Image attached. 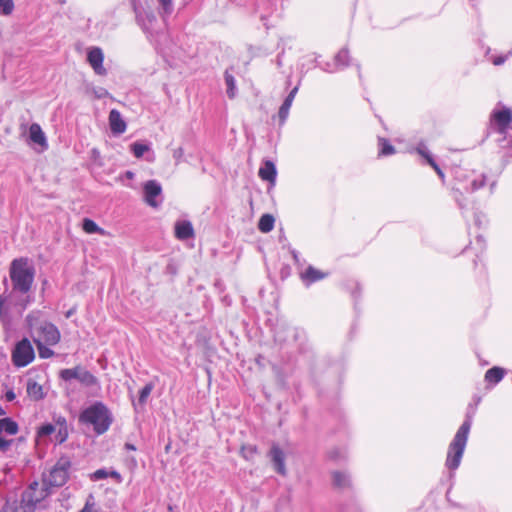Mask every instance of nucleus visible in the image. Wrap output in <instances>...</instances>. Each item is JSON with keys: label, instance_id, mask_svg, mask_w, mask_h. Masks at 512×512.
I'll list each match as a JSON object with an SVG mask.
<instances>
[{"label": "nucleus", "instance_id": "obj_20", "mask_svg": "<svg viewBox=\"0 0 512 512\" xmlns=\"http://www.w3.org/2000/svg\"><path fill=\"white\" fill-rule=\"evenodd\" d=\"M0 512H31V507L24 505L22 499L7 500Z\"/></svg>", "mask_w": 512, "mask_h": 512}, {"label": "nucleus", "instance_id": "obj_17", "mask_svg": "<svg viewBox=\"0 0 512 512\" xmlns=\"http://www.w3.org/2000/svg\"><path fill=\"white\" fill-rule=\"evenodd\" d=\"M29 138L31 142L41 146L43 150L48 148L46 136L39 124L33 123L30 125Z\"/></svg>", "mask_w": 512, "mask_h": 512}, {"label": "nucleus", "instance_id": "obj_34", "mask_svg": "<svg viewBox=\"0 0 512 512\" xmlns=\"http://www.w3.org/2000/svg\"><path fill=\"white\" fill-rule=\"evenodd\" d=\"M58 423L61 424V427L59 428L58 433L56 435V441L58 443H63L68 437L65 418L59 419Z\"/></svg>", "mask_w": 512, "mask_h": 512}, {"label": "nucleus", "instance_id": "obj_14", "mask_svg": "<svg viewBox=\"0 0 512 512\" xmlns=\"http://www.w3.org/2000/svg\"><path fill=\"white\" fill-rule=\"evenodd\" d=\"M108 121L113 135H121L126 131L127 124L118 110L112 109L110 111Z\"/></svg>", "mask_w": 512, "mask_h": 512}, {"label": "nucleus", "instance_id": "obj_47", "mask_svg": "<svg viewBox=\"0 0 512 512\" xmlns=\"http://www.w3.org/2000/svg\"><path fill=\"white\" fill-rule=\"evenodd\" d=\"M5 398L7 401H13L15 399V393L12 390L7 391L5 394Z\"/></svg>", "mask_w": 512, "mask_h": 512}, {"label": "nucleus", "instance_id": "obj_54", "mask_svg": "<svg viewBox=\"0 0 512 512\" xmlns=\"http://www.w3.org/2000/svg\"><path fill=\"white\" fill-rule=\"evenodd\" d=\"M72 314H73V310H69V311L66 313V317H67V318H69Z\"/></svg>", "mask_w": 512, "mask_h": 512}, {"label": "nucleus", "instance_id": "obj_44", "mask_svg": "<svg viewBox=\"0 0 512 512\" xmlns=\"http://www.w3.org/2000/svg\"><path fill=\"white\" fill-rule=\"evenodd\" d=\"M512 54V52H508V54L506 55H501V56H497V57H494L492 59V62L494 65L496 66H499V65H502L505 63V61L508 59V57Z\"/></svg>", "mask_w": 512, "mask_h": 512}, {"label": "nucleus", "instance_id": "obj_39", "mask_svg": "<svg viewBox=\"0 0 512 512\" xmlns=\"http://www.w3.org/2000/svg\"><path fill=\"white\" fill-rule=\"evenodd\" d=\"M171 151H172V157L175 160V166H176L182 160V157L184 154L183 149H182V147H176V148H173Z\"/></svg>", "mask_w": 512, "mask_h": 512}, {"label": "nucleus", "instance_id": "obj_12", "mask_svg": "<svg viewBox=\"0 0 512 512\" xmlns=\"http://www.w3.org/2000/svg\"><path fill=\"white\" fill-rule=\"evenodd\" d=\"M87 61L97 75H106L107 71L103 67L104 54L101 48H90L87 53Z\"/></svg>", "mask_w": 512, "mask_h": 512}, {"label": "nucleus", "instance_id": "obj_19", "mask_svg": "<svg viewBox=\"0 0 512 512\" xmlns=\"http://www.w3.org/2000/svg\"><path fill=\"white\" fill-rule=\"evenodd\" d=\"M297 91H298V87H294L289 92V94L287 95V97L285 98V100L283 101L282 105L279 108L278 117H279L281 124H283L286 121V119L289 115V110L291 108V105L293 103V100L296 96Z\"/></svg>", "mask_w": 512, "mask_h": 512}, {"label": "nucleus", "instance_id": "obj_3", "mask_svg": "<svg viewBox=\"0 0 512 512\" xmlns=\"http://www.w3.org/2000/svg\"><path fill=\"white\" fill-rule=\"evenodd\" d=\"M472 419L473 412H467L464 422L459 427L453 440L449 444L445 465L450 470H456L461 463L468 435L472 426Z\"/></svg>", "mask_w": 512, "mask_h": 512}, {"label": "nucleus", "instance_id": "obj_13", "mask_svg": "<svg viewBox=\"0 0 512 512\" xmlns=\"http://www.w3.org/2000/svg\"><path fill=\"white\" fill-rule=\"evenodd\" d=\"M268 456L271 459L274 470L278 474L286 476L287 471L285 466V453L283 450L278 445L273 444L268 453Z\"/></svg>", "mask_w": 512, "mask_h": 512}, {"label": "nucleus", "instance_id": "obj_11", "mask_svg": "<svg viewBox=\"0 0 512 512\" xmlns=\"http://www.w3.org/2000/svg\"><path fill=\"white\" fill-rule=\"evenodd\" d=\"M158 196H160V184L156 180H149L143 184V200L148 206L157 208Z\"/></svg>", "mask_w": 512, "mask_h": 512}, {"label": "nucleus", "instance_id": "obj_56", "mask_svg": "<svg viewBox=\"0 0 512 512\" xmlns=\"http://www.w3.org/2000/svg\"><path fill=\"white\" fill-rule=\"evenodd\" d=\"M167 270H168V271H173V268H171V266H170V265H168V266H167Z\"/></svg>", "mask_w": 512, "mask_h": 512}, {"label": "nucleus", "instance_id": "obj_15", "mask_svg": "<svg viewBox=\"0 0 512 512\" xmlns=\"http://www.w3.org/2000/svg\"><path fill=\"white\" fill-rule=\"evenodd\" d=\"M0 322L6 330L12 325L11 304L5 296H0Z\"/></svg>", "mask_w": 512, "mask_h": 512}, {"label": "nucleus", "instance_id": "obj_5", "mask_svg": "<svg viewBox=\"0 0 512 512\" xmlns=\"http://www.w3.org/2000/svg\"><path fill=\"white\" fill-rule=\"evenodd\" d=\"M136 20L142 31L145 33L149 42L154 45L155 50L158 51L160 24L154 11L150 9H143L142 11L135 7Z\"/></svg>", "mask_w": 512, "mask_h": 512}, {"label": "nucleus", "instance_id": "obj_46", "mask_svg": "<svg viewBox=\"0 0 512 512\" xmlns=\"http://www.w3.org/2000/svg\"><path fill=\"white\" fill-rule=\"evenodd\" d=\"M80 512H97V510L94 508V503H90V501L87 500Z\"/></svg>", "mask_w": 512, "mask_h": 512}, {"label": "nucleus", "instance_id": "obj_36", "mask_svg": "<svg viewBox=\"0 0 512 512\" xmlns=\"http://www.w3.org/2000/svg\"><path fill=\"white\" fill-rule=\"evenodd\" d=\"M14 9L13 0H0V14L10 15Z\"/></svg>", "mask_w": 512, "mask_h": 512}, {"label": "nucleus", "instance_id": "obj_28", "mask_svg": "<svg viewBox=\"0 0 512 512\" xmlns=\"http://www.w3.org/2000/svg\"><path fill=\"white\" fill-rule=\"evenodd\" d=\"M224 79H225V84L227 87V89H226L227 96L230 99H233L236 96V92H237L236 81H235L234 76L229 72L228 69L224 72Z\"/></svg>", "mask_w": 512, "mask_h": 512}, {"label": "nucleus", "instance_id": "obj_55", "mask_svg": "<svg viewBox=\"0 0 512 512\" xmlns=\"http://www.w3.org/2000/svg\"><path fill=\"white\" fill-rule=\"evenodd\" d=\"M112 475L113 476H117V477L119 476V474L117 472H115V471L112 472Z\"/></svg>", "mask_w": 512, "mask_h": 512}, {"label": "nucleus", "instance_id": "obj_27", "mask_svg": "<svg viewBox=\"0 0 512 512\" xmlns=\"http://www.w3.org/2000/svg\"><path fill=\"white\" fill-rule=\"evenodd\" d=\"M275 219L271 214H263L258 222V229L263 233H268L274 228Z\"/></svg>", "mask_w": 512, "mask_h": 512}, {"label": "nucleus", "instance_id": "obj_38", "mask_svg": "<svg viewBox=\"0 0 512 512\" xmlns=\"http://www.w3.org/2000/svg\"><path fill=\"white\" fill-rule=\"evenodd\" d=\"M55 431L54 425L47 423L42 425L38 430V436L45 437L51 435Z\"/></svg>", "mask_w": 512, "mask_h": 512}, {"label": "nucleus", "instance_id": "obj_7", "mask_svg": "<svg viewBox=\"0 0 512 512\" xmlns=\"http://www.w3.org/2000/svg\"><path fill=\"white\" fill-rule=\"evenodd\" d=\"M512 122V112L509 108L494 109L489 118L488 134L497 133L502 137L498 141L505 139V134Z\"/></svg>", "mask_w": 512, "mask_h": 512}, {"label": "nucleus", "instance_id": "obj_26", "mask_svg": "<svg viewBox=\"0 0 512 512\" xmlns=\"http://www.w3.org/2000/svg\"><path fill=\"white\" fill-rule=\"evenodd\" d=\"M27 394L34 400H40L44 397L42 386L32 380H29L27 383Z\"/></svg>", "mask_w": 512, "mask_h": 512}, {"label": "nucleus", "instance_id": "obj_24", "mask_svg": "<svg viewBox=\"0 0 512 512\" xmlns=\"http://www.w3.org/2000/svg\"><path fill=\"white\" fill-rule=\"evenodd\" d=\"M505 375V370L500 367H492L485 373V380L490 383H499Z\"/></svg>", "mask_w": 512, "mask_h": 512}, {"label": "nucleus", "instance_id": "obj_2", "mask_svg": "<svg viewBox=\"0 0 512 512\" xmlns=\"http://www.w3.org/2000/svg\"><path fill=\"white\" fill-rule=\"evenodd\" d=\"M79 422L92 426L98 435L104 434L113 422V417L108 407L101 401H96L86 407L79 415Z\"/></svg>", "mask_w": 512, "mask_h": 512}, {"label": "nucleus", "instance_id": "obj_18", "mask_svg": "<svg viewBox=\"0 0 512 512\" xmlns=\"http://www.w3.org/2000/svg\"><path fill=\"white\" fill-rule=\"evenodd\" d=\"M259 177L271 183H274L277 176L275 164L271 160H265L258 171Z\"/></svg>", "mask_w": 512, "mask_h": 512}, {"label": "nucleus", "instance_id": "obj_58", "mask_svg": "<svg viewBox=\"0 0 512 512\" xmlns=\"http://www.w3.org/2000/svg\"><path fill=\"white\" fill-rule=\"evenodd\" d=\"M325 71L333 72V70H330L329 68H324Z\"/></svg>", "mask_w": 512, "mask_h": 512}, {"label": "nucleus", "instance_id": "obj_9", "mask_svg": "<svg viewBox=\"0 0 512 512\" xmlns=\"http://www.w3.org/2000/svg\"><path fill=\"white\" fill-rule=\"evenodd\" d=\"M35 358L34 348L27 338L16 343L12 351V362L16 367H25Z\"/></svg>", "mask_w": 512, "mask_h": 512}, {"label": "nucleus", "instance_id": "obj_33", "mask_svg": "<svg viewBox=\"0 0 512 512\" xmlns=\"http://www.w3.org/2000/svg\"><path fill=\"white\" fill-rule=\"evenodd\" d=\"M130 150L136 158H141L149 152V145L141 142H134L130 145Z\"/></svg>", "mask_w": 512, "mask_h": 512}, {"label": "nucleus", "instance_id": "obj_49", "mask_svg": "<svg viewBox=\"0 0 512 512\" xmlns=\"http://www.w3.org/2000/svg\"><path fill=\"white\" fill-rule=\"evenodd\" d=\"M476 242L481 246V248H484L485 245H484V239L481 235L477 236L476 237Z\"/></svg>", "mask_w": 512, "mask_h": 512}, {"label": "nucleus", "instance_id": "obj_41", "mask_svg": "<svg viewBox=\"0 0 512 512\" xmlns=\"http://www.w3.org/2000/svg\"><path fill=\"white\" fill-rule=\"evenodd\" d=\"M173 12L172 0H162V15H170Z\"/></svg>", "mask_w": 512, "mask_h": 512}, {"label": "nucleus", "instance_id": "obj_32", "mask_svg": "<svg viewBox=\"0 0 512 512\" xmlns=\"http://www.w3.org/2000/svg\"><path fill=\"white\" fill-rule=\"evenodd\" d=\"M379 156H389L395 153V148L390 142L383 137L378 138Z\"/></svg>", "mask_w": 512, "mask_h": 512}, {"label": "nucleus", "instance_id": "obj_51", "mask_svg": "<svg viewBox=\"0 0 512 512\" xmlns=\"http://www.w3.org/2000/svg\"><path fill=\"white\" fill-rule=\"evenodd\" d=\"M125 448L127 450H135L136 449L135 446L133 444H130V443H126L125 444Z\"/></svg>", "mask_w": 512, "mask_h": 512}, {"label": "nucleus", "instance_id": "obj_48", "mask_svg": "<svg viewBox=\"0 0 512 512\" xmlns=\"http://www.w3.org/2000/svg\"><path fill=\"white\" fill-rule=\"evenodd\" d=\"M135 174L132 171H126L123 175L124 178L132 180L134 178Z\"/></svg>", "mask_w": 512, "mask_h": 512}, {"label": "nucleus", "instance_id": "obj_59", "mask_svg": "<svg viewBox=\"0 0 512 512\" xmlns=\"http://www.w3.org/2000/svg\"><path fill=\"white\" fill-rule=\"evenodd\" d=\"M127 186H128L129 188H134V187H133V185H131V184H127Z\"/></svg>", "mask_w": 512, "mask_h": 512}, {"label": "nucleus", "instance_id": "obj_23", "mask_svg": "<svg viewBox=\"0 0 512 512\" xmlns=\"http://www.w3.org/2000/svg\"><path fill=\"white\" fill-rule=\"evenodd\" d=\"M82 229L87 234L106 235V231L99 227L95 221L90 218H84L82 221Z\"/></svg>", "mask_w": 512, "mask_h": 512}, {"label": "nucleus", "instance_id": "obj_52", "mask_svg": "<svg viewBox=\"0 0 512 512\" xmlns=\"http://www.w3.org/2000/svg\"><path fill=\"white\" fill-rule=\"evenodd\" d=\"M299 334H300L299 330H298V329H295L294 338H295V339L299 338Z\"/></svg>", "mask_w": 512, "mask_h": 512}, {"label": "nucleus", "instance_id": "obj_10", "mask_svg": "<svg viewBox=\"0 0 512 512\" xmlns=\"http://www.w3.org/2000/svg\"><path fill=\"white\" fill-rule=\"evenodd\" d=\"M60 378L64 381H71L75 379L87 387H92L98 384L97 378L90 371L81 366L61 370Z\"/></svg>", "mask_w": 512, "mask_h": 512}, {"label": "nucleus", "instance_id": "obj_40", "mask_svg": "<svg viewBox=\"0 0 512 512\" xmlns=\"http://www.w3.org/2000/svg\"><path fill=\"white\" fill-rule=\"evenodd\" d=\"M107 477L108 472L105 469H98L91 475V479L94 481L106 479Z\"/></svg>", "mask_w": 512, "mask_h": 512}, {"label": "nucleus", "instance_id": "obj_25", "mask_svg": "<svg viewBox=\"0 0 512 512\" xmlns=\"http://www.w3.org/2000/svg\"><path fill=\"white\" fill-rule=\"evenodd\" d=\"M333 477V485L340 489H345L350 487L351 481L349 475L340 471H334L332 473Z\"/></svg>", "mask_w": 512, "mask_h": 512}, {"label": "nucleus", "instance_id": "obj_45", "mask_svg": "<svg viewBox=\"0 0 512 512\" xmlns=\"http://www.w3.org/2000/svg\"><path fill=\"white\" fill-rule=\"evenodd\" d=\"M428 164L435 170V172L441 177L444 178V173L442 169L439 167V165L435 162L433 157H429Z\"/></svg>", "mask_w": 512, "mask_h": 512}, {"label": "nucleus", "instance_id": "obj_50", "mask_svg": "<svg viewBox=\"0 0 512 512\" xmlns=\"http://www.w3.org/2000/svg\"><path fill=\"white\" fill-rule=\"evenodd\" d=\"M456 201L460 209L466 208V204H464L458 197H456Z\"/></svg>", "mask_w": 512, "mask_h": 512}, {"label": "nucleus", "instance_id": "obj_22", "mask_svg": "<svg viewBox=\"0 0 512 512\" xmlns=\"http://www.w3.org/2000/svg\"><path fill=\"white\" fill-rule=\"evenodd\" d=\"M326 277V274L317 270L313 266H308L305 272L302 274V278L307 284H311L313 282L319 281Z\"/></svg>", "mask_w": 512, "mask_h": 512}, {"label": "nucleus", "instance_id": "obj_8", "mask_svg": "<svg viewBox=\"0 0 512 512\" xmlns=\"http://www.w3.org/2000/svg\"><path fill=\"white\" fill-rule=\"evenodd\" d=\"M51 493V488L48 487L43 481L42 483L33 481L23 491L21 499L24 505H29L31 507V512H35L36 506L45 498H47Z\"/></svg>", "mask_w": 512, "mask_h": 512}, {"label": "nucleus", "instance_id": "obj_29", "mask_svg": "<svg viewBox=\"0 0 512 512\" xmlns=\"http://www.w3.org/2000/svg\"><path fill=\"white\" fill-rule=\"evenodd\" d=\"M33 341L37 347L38 355L41 359H48L54 355V351L50 349L46 343H43L40 338H33Z\"/></svg>", "mask_w": 512, "mask_h": 512}, {"label": "nucleus", "instance_id": "obj_42", "mask_svg": "<svg viewBox=\"0 0 512 512\" xmlns=\"http://www.w3.org/2000/svg\"><path fill=\"white\" fill-rule=\"evenodd\" d=\"M13 444L12 439H4L0 436V452H6Z\"/></svg>", "mask_w": 512, "mask_h": 512}, {"label": "nucleus", "instance_id": "obj_53", "mask_svg": "<svg viewBox=\"0 0 512 512\" xmlns=\"http://www.w3.org/2000/svg\"><path fill=\"white\" fill-rule=\"evenodd\" d=\"M5 410L3 409V407L0 405V416H3L5 415Z\"/></svg>", "mask_w": 512, "mask_h": 512}, {"label": "nucleus", "instance_id": "obj_43", "mask_svg": "<svg viewBox=\"0 0 512 512\" xmlns=\"http://www.w3.org/2000/svg\"><path fill=\"white\" fill-rule=\"evenodd\" d=\"M417 152L427 160V163L429 162V157H432L426 146L423 144H419L417 147Z\"/></svg>", "mask_w": 512, "mask_h": 512}, {"label": "nucleus", "instance_id": "obj_30", "mask_svg": "<svg viewBox=\"0 0 512 512\" xmlns=\"http://www.w3.org/2000/svg\"><path fill=\"white\" fill-rule=\"evenodd\" d=\"M487 176L484 173L476 175L470 182V185L465 187L467 192H475L483 188L486 184Z\"/></svg>", "mask_w": 512, "mask_h": 512}, {"label": "nucleus", "instance_id": "obj_31", "mask_svg": "<svg viewBox=\"0 0 512 512\" xmlns=\"http://www.w3.org/2000/svg\"><path fill=\"white\" fill-rule=\"evenodd\" d=\"M349 50L342 48L334 57L335 66L337 68H345L349 65Z\"/></svg>", "mask_w": 512, "mask_h": 512}, {"label": "nucleus", "instance_id": "obj_57", "mask_svg": "<svg viewBox=\"0 0 512 512\" xmlns=\"http://www.w3.org/2000/svg\"><path fill=\"white\" fill-rule=\"evenodd\" d=\"M494 185H495V182H492L490 187H491V190L494 188Z\"/></svg>", "mask_w": 512, "mask_h": 512}, {"label": "nucleus", "instance_id": "obj_6", "mask_svg": "<svg viewBox=\"0 0 512 512\" xmlns=\"http://www.w3.org/2000/svg\"><path fill=\"white\" fill-rule=\"evenodd\" d=\"M70 468L71 462L69 458L61 457L48 471V473H43L42 481L51 489L54 487H61L69 478Z\"/></svg>", "mask_w": 512, "mask_h": 512}, {"label": "nucleus", "instance_id": "obj_37", "mask_svg": "<svg viewBox=\"0 0 512 512\" xmlns=\"http://www.w3.org/2000/svg\"><path fill=\"white\" fill-rule=\"evenodd\" d=\"M152 391V385L146 384L141 390L139 394L138 404H144L148 399L149 395Z\"/></svg>", "mask_w": 512, "mask_h": 512}, {"label": "nucleus", "instance_id": "obj_35", "mask_svg": "<svg viewBox=\"0 0 512 512\" xmlns=\"http://www.w3.org/2000/svg\"><path fill=\"white\" fill-rule=\"evenodd\" d=\"M240 453L246 460H251L257 453V447L255 445H244L241 447Z\"/></svg>", "mask_w": 512, "mask_h": 512}, {"label": "nucleus", "instance_id": "obj_4", "mask_svg": "<svg viewBox=\"0 0 512 512\" xmlns=\"http://www.w3.org/2000/svg\"><path fill=\"white\" fill-rule=\"evenodd\" d=\"M13 290L25 294L30 291L35 277V269L28 258H17L9 269Z\"/></svg>", "mask_w": 512, "mask_h": 512}, {"label": "nucleus", "instance_id": "obj_1", "mask_svg": "<svg viewBox=\"0 0 512 512\" xmlns=\"http://www.w3.org/2000/svg\"><path fill=\"white\" fill-rule=\"evenodd\" d=\"M25 321L31 333L37 335L33 338H40L48 346H55L60 342L59 329L56 325L44 319L41 311L33 310L29 312Z\"/></svg>", "mask_w": 512, "mask_h": 512}, {"label": "nucleus", "instance_id": "obj_21", "mask_svg": "<svg viewBox=\"0 0 512 512\" xmlns=\"http://www.w3.org/2000/svg\"><path fill=\"white\" fill-rule=\"evenodd\" d=\"M19 431V426L16 421L12 418L5 417L0 419V436L5 435H16Z\"/></svg>", "mask_w": 512, "mask_h": 512}, {"label": "nucleus", "instance_id": "obj_16", "mask_svg": "<svg viewBox=\"0 0 512 512\" xmlns=\"http://www.w3.org/2000/svg\"><path fill=\"white\" fill-rule=\"evenodd\" d=\"M175 236L179 240H188L194 237V229L190 221H178L175 224Z\"/></svg>", "mask_w": 512, "mask_h": 512}]
</instances>
